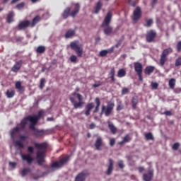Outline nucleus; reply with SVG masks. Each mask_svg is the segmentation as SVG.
Masks as SVG:
<instances>
[{"label":"nucleus","instance_id":"ddd939ff","mask_svg":"<svg viewBox=\"0 0 181 181\" xmlns=\"http://www.w3.org/2000/svg\"><path fill=\"white\" fill-rule=\"evenodd\" d=\"M21 158L23 160L27 162L28 165H30L33 162V157L30 156V154H21Z\"/></svg>","mask_w":181,"mask_h":181},{"label":"nucleus","instance_id":"0eeeda50","mask_svg":"<svg viewBox=\"0 0 181 181\" xmlns=\"http://www.w3.org/2000/svg\"><path fill=\"white\" fill-rule=\"evenodd\" d=\"M76 96L78 100V102H76L74 100V98H69L71 103L73 104L74 107L76 110H77V108H81V107H83V105H84V102L83 101V95H81L80 93H77Z\"/></svg>","mask_w":181,"mask_h":181},{"label":"nucleus","instance_id":"3c124183","mask_svg":"<svg viewBox=\"0 0 181 181\" xmlns=\"http://www.w3.org/2000/svg\"><path fill=\"white\" fill-rule=\"evenodd\" d=\"M95 104H96V107H100V105H101V102L100 101V98H96L95 100Z\"/></svg>","mask_w":181,"mask_h":181},{"label":"nucleus","instance_id":"4d7b16f0","mask_svg":"<svg viewBox=\"0 0 181 181\" xmlns=\"http://www.w3.org/2000/svg\"><path fill=\"white\" fill-rule=\"evenodd\" d=\"M28 152H30V153H33V151H35V148L32 146H28Z\"/></svg>","mask_w":181,"mask_h":181},{"label":"nucleus","instance_id":"338daca9","mask_svg":"<svg viewBox=\"0 0 181 181\" xmlns=\"http://www.w3.org/2000/svg\"><path fill=\"white\" fill-rule=\"evenodd\" d=\"M100 86H101L100 83H95L93 85V87H94V88H97V87H100Z\"/></svg>","mask_w":181,"mask_h":181},{"label":"nucleus","instance_id":"ea45409f","mask_svg":"<svg viewBox=\"0 0 181 181\" xmlns=\"http://www.w3.org/2000/svg\"><path fill=\"white\" fill-rule=\"evenodd\" d=\"M152 23H153V21L152 19H149L147 21L146 24L144 25L146 28H151L152 26Z\"/></svg>","mask_w":181,"mask_h":181},{"label":"nucleus","instance_id":"b1692460","mask_svg":"<svg viewBox=\"0 0 181 181\" xmlns=\"http://www.w3.org/2000/svg\"><path fill=\"white\" fill-rule=\"evenodd\" d=\"M131 139H132L131 136H129V134H127L123 138V140L122 141L119 142V145H124V144H127V142H129Z\"/></svg>","mask_w":181,"mask_h":181},{"label":"nucleus","instance_id":"4c0bfd02","mask_svg":"<svg viewBox=\"0 0 181 181\" xmlns=\"http://www.w3.org/2000/svg\"><path fill=\"white\" fill-rule=\"evenodd\" d=\"M29 172H30V170L29 168H24L21 171V176H23V177H25V176H26V175H28V173H29Z\"/></svg>","mask_w":181,"mask_h":181},{"label":"nucleus","instance_id":"e433bc0d","mask_svg":"<svg viewBox=\"0 0 181 181\" xmlns=\"http://www.w3.org/2000/svg\"><path fill=\"white\" fill-rule=\"evenodd\" d=\"M6 95L7 98H12L15 95V90H7Z\"/></svg>","mask_w":181,"mask_h":181},{"label":"nucleus","instance_id":"f03ea898","mask_svg":"<svg viewBox=\"0 0 181 181\" xmlns=\"http://www.w3.org/2000/svg\"><path fill=\"white\" fill-rule=\"evenodd\" d=\"M35 148L37 149L36 153L37 163L42 166L45 163V158H46V149L47 148V144L46 143H34Z\"/></svg>","mask_w":181,"mask_h":181},{"label":"nucleus","instance_id":"0e129e2a","mask_svg":"<svg viewBox=\"0 0 181 181\" xmlns=\"http://www.w3.org/2000/svg\"><path fill=\"white\" fill-rule=\"evenodd\" d=\"M95 128V124L94 123H91L90 124V129H94Z\"/></svg>","mask_w":181,"mask_h":181},{"label":"nucleus","instance_id":"f8f14e48","mask_svg":"<svg viewBox=\"0 0 181 181\" xmlns=\"http://www.w3.org/2000/svg\"><path fill=\"white\" fill-rule=\"evenodd\" d=\"M133 15H134L133 21L134 22L138 21L139 18H141V8L140 7L136 8V9L133 13Z\"/></svg>","mask_w":181,"mask_h":181},{"label":"nucleus","instance_id":"a18cd8bd","mask_svg":"<svg viewBox=\"0 0 181 181\" xmlns=\"http://www.w3.org/2000/svg\"><path fill=\"white\" fill-rule=\"evenodd\" d=\"M129 93V89L128 88H124L122 90V95H125V94H128Z\"/></svg>","mask_w":181,"mask_h":181},{"label":"nucleus","instance_id":"9b49d317","mask_svg":"<svg viewBox=\"0 0 181 181\" xmlns=\"http://www.w3.org/2000/svg\"><path fill=\"white\" fill-rule=\"evenodd\" d=\"M134 71H136V74H140L142 73L144 70V66H142V64L139 62H134Z\"/></svg>","mask_w":181,"mask_h":181},{"label":"nucleus","instance_id":"f3484780","mask_svg":"<svg viewBox=\"0 0 181 181\" xmlns=\"http://www.w3.org/2000/svg\"><path fill=\"white\" fill-rule=\"evenodd\" d=\"M86 177H87V173L81 172L77 175L74 181H86Z\"/></svg>","mask_w":181,"mask_h":181},{"label":"nucleus","instance_id":"49530a36","mask_svg":"<svg viewBox=\"0 0 181 181\" xmlns=\"http://www.w3.org/2000/svg\"><path fill=\"white\" fill-rule=\"evenodd\" d=\"M151 87L154 90H156L158 88V87H159V84H158V83H156V82H153V83H151Z\"/></svg>","mask_w":181,"mask_h":181},{"label":"nucleus","instance_id":"c03bdc74","mask_svg":"<svg viewBox=\"0 0 181 181\" xmlns=\"http://www.w3.org/2000/svg\"><path fill=\"white\" fill-rule=\"evenodd\" d=\"M179 146H180V144L179 143H175L173 145V149L174 151H177V149H179Z\"/></svg>","mask_w":181,"mask_h":181},{"label":"nucleus","instance_id":"13d9d810","mask_svg":"<svg viewBox=\"0 0 181 181\" xmlns=\"http://www.w3.org/2000/svg\"><path fill=\"white\" fill-rule=\"evenodd\" d=\"M110 76H115V69L114 68H112L110 70Z\"/></svg>","mask_w":181,"mask_h":181},{"label":"nucleus","instance_id":"bf43d9fd","mask_svg":"<svg viewBox=\"0 0 181 181\" xmlns=\"http://www.w3.org/2000/svg\"><path fill=\"white\" fill-rule=\"evenodd\" d=\"M9 165L11 168H15L16 166V163L15 162H10Z\"/></svg>","mask_w":181,"mask_h":181},{"label":"nucleus","instance_id":"79ce46f5","mask_svg":"<svg viewBox=\"0 0 181 181\" xmlns=\"http://www.w3.org/2000/svg\"><path fill=\"white\" fill-rule=\"evenodd\" d=\"M70 60L72 63H77V57L75 55H71L70 57Z\"/></svg>","mask_w":181,"mask_h":181},{"label":"nucleus","instance_id":"6ab92c4d","mask_svg":"<svg viewBox=\"0 0 181 181\" xmlns=\"http://www.w3.org/2000/svg\"><path fill=\"white\" fill-rule=\"evenodd\" d=\"M22 60L17 62L12 67L11 71H13V73H17V71L21 69V67H22Z\"/></svg>","mask_w":181,"mask_h":181},{"label":"nucleus","instance_id":"a19ab883","mask_svg":"<svg viewBox=\"0 0 181 181\" xmlns=\"http://www.w3.org/2000/svg\"><path fill=\"white\" fill-rule=\"evenodd\" d=\"M118 166L120 169H124L125 168V165H124V161L122 160H118Z\"/></svg>","mask_w":181,"mask_h":181},{"label":"nucleus","instance_id":"37998d69","mask_svg":"<svg viewBox=\"0 0 181 181\" xmlns=\"http://www.w3.org/2000/svg\"><path fill=\"white\" fill-rule=\"evenodd\" d=\"M175 66H176V67H178V66H181V57H179L175 60Z\"/></svg>","mask_w":181,"mask_h":181},{"label":"nucleus","instance_id":"aec40b11","mask_svg":"<svg viewBox=\"0 0 181 181\" xmlns=\"http://www.w3.org/2000/svg\"><path fill=\"white\" fill-rule=\"evenodd\" d=\"M79 11H80V4L78 3H76L75 4L74 9L71 11L70 15L72 16V18H74L76 15L78 13Z\"/></svg>","mask_w":181,"mask_h":181},{"label":"nucleus","instance_id":"6e6552de","mask_svg":"<svg viewBox=\"0 0 181 181\" xmlns=\"http://www.w3.org/2000/svg\"><path fill=\"white\" fill-rule=\"evenodd\" d=\"M70 157H64L62 159H61L59 161H57L52 164L51 168L59 169V168H62V166H64L67 162H69V159Z\"/></svg>","mask_w":181,"mask_h":181},{"label":"nucleus","instance_id":"8fccbe9b","mask_svg":"<svg viewBox=\"0 0 181 181\" xmlns=\"http://www.w3.org/2000/svg\"><path fill=\"white\" fill-rule=\"evenodd\" d=\"M177 51L178 53L181 52V41H179L177 44Z\"/></svg>","mask_w":181,"mask_h":181},{"label":"nucleus","instance_id":"4468645a","mask_svg":"<svg viewBox=\"0 0 181 181\" xmlns=\"http://www.w3.org/2000/svg\"><path fill=\"white\" fill-rule=\"evenodd\" d=\"M114 49H115V47H112L109 49H103L100 52L99 54L101 57H105V56H107V54H108V53H110V54L114 53Z\"/></svg>","mask_w":181,"mask_h":181},{"label":"nucleus","instance_id":"a878e982","mask_svg":"<svg viewBox=\"0 0 181 181\" xmlns=\"http://www.w3.org/2000/svg\"><path fill=\"white\" fill-rule=\"evenodd\" d=\"M108 127L112 134H117V127H115L113 123H112L111 122H108Z\"/></svg>","mask_w":181,"mask_h":181},{"label":"nucleus","instance_id":"603ef678","mask_svg":"<svg viewBox=\"0 0 181 181\" xmlns=\"http://www.w3.org/2000/svg\"><path fill=\"white\" fill-rule=\"evenodd\" d=\"M19 139H20V141H25L28 139V136H26L25 135H21L19 136Z\"/></svg>","mask_w":181,"mask_h":181},{"label":"nucleus","instance_id":"58836bf2","mask_svg":"<svg viewBox=\"0 0 181 181\" xmlns=\"http://www.w3.org/2000/svg\"><path fill=\"white\" fill-rule=\"evenodd\" d=\"M16 146H18V148H25L23 143H22V141L20 140L16 141Z\"/></svg>","mask_w":181,"mask_h":181},{"label":"nucleus","instance_id":"7c9ffc66","mask_svg":"<svg viewBox=\"0 0 181 181\" xmlns=\"http://www.w3.org/2000/svg\"><path fill=\"white\" fill-rule=\"evenodd\" d=\"M13 16H15V13L13 12H10L7 16V22L8 23H12L13 22Z\"/></svg>","mask_w":181,"mask_h":181},{"label":"nucleus","instance_id":"dca6fc26","mask_svg":"<svg viewBox=\"0 0 181 181\" xmlns=\"http://www.w3.org/2000/svg\"><path fill=\"white\" fill-rule=\"evenodd\" d=\"M29 26H31L30 21H22L18 24V29H20V30H22V29H26V28H29Z\"/></svg>","mask_w":181,"mask_h":181},{"label":"nucleus","instance_id":"de8ad7c7","mask_svg":"<svg viewBox=\"0 0 181 181\" xmlns=\"http://www.w3.org/2000/svg\"><path fill=\"white\" fill-rule=\"evenodd\" d=\"M25 6V3L23 2H21L20 4H18L17 6H16V8L17 9H23V8Z\"/></svg>","mask_w":181,"mask_h":181},{"label":"nucleus","instance_id":"f704fd0d","mask_svg":"<svg viewBox=\"0 0 181 181\" xmlns=\"http://www.w3.org/2000/svg\"><path fill=\"white\" fill-rule=\"evenodd\" d=\"M132 104L133 108L135 110L136 108V105H138V98L134 97L132 100Z\"/></svg>","mask_w":181,"mask_h":181},{"label":"nucleus","instance_id":"cd10ccee","mask_svg":"<svg viewBox=\"0 0 181 181\" xmlns=\"http://www.w3.org/2000/svg\"><path fill=\"white\" fill-rule=\"evenodd\" d=\"M127 76V71L124 69H121L117 72V77L119 78H122V77H125Z\"/></svg>","mask_w":181,"mask_h":181},{"label":"nucleus","instance_id":"423d86ee","mask_svg":"<svg viewBox=\"0 0 181 181\" xmlns=\"http://www.w3.org/2000/svg\"><path fill=\"white\" fill-rule=\"evenodd\" d=\"M114 107H115V104H114V103L108 102L107 106H102L100 115L105 114V117H110L114 110Z\"/></svg>","mask_w":181,"mask_h":181},{"label":"nucleus","instance_id":"5fc2aeb1","mask_svg":"<svg viewBox=\"0 0 181 181\" xmlns=\"http://www.w3.org/2000/svg\"><path fill=\"white\" fill-rule=\"evenodd\" d=\"M110 146H114L115 145V139H111L110 141Z\"/></svg>","mask_w":181,"mask_h":181},{"label":"nucleus","instance_id":"e2e57ef3","mask_svg":"<svg viewBox=\"0 0 181 181\" xmlns=\"http://www.w3.org/2000/svg\"><path fill=\"white\" fill-rule=\"evenodd\" d=\"M100 110V106H96L95 107V110H93V112L95 113V112H98Z\"/></svg>","mask_w":181,"mask_h":181},{"label":"nucleus","instance_id":"c85d7f7f","mask_svg":"<svg viewBox=\"0 0 181 181\" xmlns=\"http://www.w3.org/2000/svg\"><path fill=\"white\" fill-rule=\"evenodd\" d=\"M168 86H169L170 88H171V90H174L175 86H176V79H175L173 78L170 79L169 82H168Z\"/></svg>","mask_w":181,"mask_h":181},{"label":"nucleus","instance_id":"680f3d73","mask_svg":"<svg viewBox=\"0 0 181 181\" xmlns=\"http://www.w3.org/2000/svg\"><path fill=\"white\" fill-rule=\"evenodd\" d=\"M164 114H165V115L170 116V115H172V112H170V111H165L164 112Z\"/></svg>","mask_w":181,"mask_h":181},{"label":"nucleus","instance_id":"a211bd4d","mask_svg":"<svg viewBox=\"0 0 181 181\" xmlns=\"http://www.w3.org/2000/svg\"><path fill=\"white\" fill-rule=\"evenodd\" d=\"M112 170H114V160L110 158L109 159V166L107 168V176H110L111 173H112Z\"/></svg>","mask_w":181,"mask_h":181},{"label":"nucleus","instance_id":"6e6d98bb","mask_svg":"<svg viewBox=\"0 0 181 181\" xmlns=\"http://www.w3.org/2000/svg\"><path fill=\"white\" fill-rule=\"evenodd\" d=\"M124 109V106H122V105L119 104L117 107V111H121V110Z\"/></svg>","mask_w":181,"mask_h":181},{"label":"nucleus","instance_id":"473e14b6","mask_svg":"<svg viewBox=\"0 0 181 181\" xmlns=\"http://www.w3.org/2000/svg\"><path fill=\"white\" fill-rule=\"evenodd\" d=\"M16 88L18 90V91H23V86H22V83L21 81H17L16 83Z\"/></svg>","mask_w":181,"mask_h":181},{"label":"nucleus","instance_id":"72a5a7b5","mask_svg":"<svg viewBox=\"0 0 181 181\" xmlns=\"http://www.w3.org/2000/svg\"><path fill=\"white\" fill-rule=\"evenodd\" d=\"M103 6V4H101V1H99L96 4V7H95V13H98V12H100V11H101V8Z\"/></svg>","mask_w":181,"mask_h":181},{"label":"nucleus","instance_id":"c9c22d12","mask_svg":"<svg viewBox=\"0 0 181 181\" xmlns=\"http://www.w3.org/2000/svg\"><path fill=\"white\" fill-rule=\"evenodd\" d=\"M144 136L147 141H153V134L151 132L145 134Z\"/></svg>","mask_w":181,"mask_h":181},{"label":"nucleus","instance_id":"5701e85b","mask_svg":"<svg viewBox=\"0 0 181 181\" xmlns=\"http://www.w3.org/2000/svg\"><path fill=\"white\" fill-rule=\"evenodd\" d=\"M155 70V67L152 66H149L145 68L144 73L147 74V76H151Z\"/></svg>","mask_w":181,"mask_h":181},{"label":"nucleus","instance_id":"f257e3e1","mask_svg":"<svg viewBox=\"0 0 181 181\" xmlns=\"http://www.w3.org/2000/svg\"><path fill=\"white\" fill-rule=\"evenodd\" d=\"M45 114V112L43 110H40L38 112V115H29L27 117H25L23 121H21V124H18L16 128H13L11 131V136L12 139H15V134L16 132H18L21 131V129H25V127H26V124H28L27 121H29L30 122V129H35V127H36V124H37V121L40 119V117Z\"/></svg>","mask_w":181,"mask_h":181},{"label":"nucleus","instance_id":"4be33fe9","mask_svg":"<svg viewBox=\"0 0 181 181\" xmlns=\"http://www.w3.org/2000/svg\"><path fill=\"white\" fill-rule=\"evenodd\" d=\"M93 108H94V103H90L86 105V110L85 112V115H86V117H88V115H90V112L93 110Z\"/></svg>","mask_w":181,"mask_h":181},{"label":"nucleus","instance_id":"c756f323","mask_svg":"<svg viewBox=\"0 0 181 181\" xmlns=\"http://www.w3.org/2000/svg\"><path fill=\"white\" fill-rule=\"evenodd\" d=\"M37 53H40V54H42V53H45L46 52V47L43 45L38 46L36 49Z\"/></svg>","mask_w":181,"mask_h":181},{"label":"nucleus","instance_id":"7ed1b4c3","mask_svg":"<svg viewBox=\"0 0 181 181\" xmlns=\"http://www.w3.org/2000/svg\"><path fill=\"white\" fill-rule=\"evenodd\" d=\"M112 19V13L109 11L105 16L103 22L102 23L101 28H104L103 32L106 36H109L112 33V27L110 25L111 20Z\"/></svg>","mask_w":181,"mask_h":181},{"label":"nucleus","instance_id":"bb28decb","mask_svg":"<svg viewBox=\"0 0 181 181\" xmlns=\"http://www.w3.org/2000/svg\"><path fill=\"white\" fill-rule=\"evenodd\" d=\"M39 22H40V16H37L33 19L32 23H30L31 28H34V26H36L37 23H39Z\"/></svg>","mask_w":181,"mask_h":181},{"label":"nucleus","instance_id":"9d476101","mask_svg":"<svg viewBox=\"0 0 181 181\" xmlns=\"http://www.w3.org/2000/svg\"><path fill=\"white\" fill-rule=\"evenodd\" d=\"M152 177H153V169L150 167L148 173L144 174L143 179L144 181H151Z\"/></svg>","mask_w":181,"mask_h":181},{"label":"nucleus","instance_id":"2f4dec72","mask_svg":"<svg viewBox=\"0 0 181 181\" xmlns=\"http://www.w3.org/2000/svg\"><path fill=\"white\" fill-rule=\"evenodd\" d=\"M70 14V8L67 7L64 11V13L62 14V16L64 18V19H67V18H69V15Z\"/></svg>","mask_w":181,"mask_h":181},{"label":"nucleus","instance_id":"09e8293b","mask_svg":"<svg viewBox=\"0 0 181 181\" xmlns=\"http://www.w3.org/2000/svg\"><path fill=\"white\" fill-rule=\"evenodd\" d=\"M45 78H42L40 80V88L42 90V88H43V87H45Z\"/></svg>","mask_w":181,"mask_h":181},{"label":"nucleus","instance_id":"412c9836","mask_svg":"<svg viewBox=\"0 0 181 181\" xmlns=\"http://www.w3.org/2000/svg\"><path fill=\"white\" fill-rule=\"evenodd\" d=\"M33 131V134L35 136H43L45 135V131L37 129L36 127H34V129H31Z\"/></svg>","mask_w":181,"mask_h":181},{"label":"nucleus","instance_id":"20e7f679","mask_svg":"<svg viewBox=\"0 0 181 181\" xmlns=\"http://www.w3.org/2000/svg\"><path fill=\"white\" fill-rule=\"evenodd\" d=\"M71 49L72 50H74L76 52L78 57H83V46L81 44H80V42L78 41H74L71 42L70 44Z\"/></svg>","mask_w":181,"mask_h":181},{"label":"nucleus","instance_id":"1a4fd4ad","mask_svg":"<svg viewBox=\"0 0 181 181\" xmlns=\"http://www.w3.org/2000/svg\"><path fill=\"white\" fill-rule=\"evenodd\" d=\"M155 37H156V32L155 30H151L147 31L146 40L148 43H152L155 40Z\"/></svg>","mask_w":181,"mask_h":181},{"label":"nucleus","instance_id":"864d4df0","mask_svg":"<svg viewBox=\"0 0 181 181\" xmlns=\"http://www.w3.org/2000/svg\"><path fill=\"white\" fill-rule=\"evenodd\" d=\"M174 93H175V94H180L181 88H176L175 89H174Z\"/></svg>","mask_w":181,"mask_h":181},{"label":"nucleus","instance_id":"393cba45","mask_svg":"<svg viewBox=\"0 0 181 181\" xmlns=\"http://www.w3.org/2000/svg\"><path fill=\"white\" fill-rule=\"evenodd\" d=\"M74 35H76V30H69L65 34V37L66 39H70V37H73Z\"/></svg>","mask_w":181,"mask_h":181},{"label":"nucleus","instance_id":"69168bd1","mask_svg":"<svg viewBox=\"0 0 181 181\" xmlns=\"http://www.w3.org/2000/svg\"><path fill=\"white\" fill-rule=\"evenodd\" d=\"M137 75L139 76V78L140 81H142L143 78H142V73L141 74H137Z\"/></svg>","mask_w":181,"mask_h":181},{"label":"nucleus","instance_id":"2eb2a0df","mask_svg":"<svg viewBox=\"0 0 181 181\" xmlns=\"http://www.w3.org/2000/svg\"><path fill=\"white\" fill-rule=\"evenodd\" d=\"M101 146H103V138L99 136L97 138L95 142V147L96 151H101Z\"/></svg>","mask_w":181,"mask_h":181},{"label":"nucleus","instance_id":"774afa93","mask_svg":"<svg viewBox=\"0 0 181 181\" xmlns=\"http://www.w3.org/2000/svg\"><path fill=\"white\" fill-rule=\"evenodd\" d=\"M144 167H139V172L140 173H142V172H144Z\"/></svg>","mask_w":181,"mask_h":181},{"label":"nucleus","instance_id":"39448f33","mask_svg":"<svg viewBox=\"0 0 181 181\" xmlns=\"http://www.w3.org/2000/svg\"><path fill=\"white\" fill-rule=\"evenodd\" d=\"M170 53H173V49L172 47H168L163 50L160 57V66H165V64L168 62V56H169Z\"/></svg>","mask_w":181,"mask_h":181},{"label":"nucleus","instance_id":"052dcab7","mask_svg":"<svg viewBox=\"0 0 181 181\" xmlns=\"http://www.w3.org/2000/svg\"><path fill=\"white\" fill-rule=\"evenodd\" d=\"M49 12H47L46 13L43 14V18L45 19H47V18H49Z\"/></svg>","mask_w":181,"mask_h":181}]
</instances>
